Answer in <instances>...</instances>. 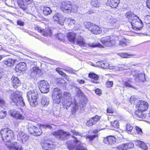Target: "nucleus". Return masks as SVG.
<instances>
[{
    "label": "nucleus",
    "mask_w": 150,
    "mask_h": 150,
    "mask_svg": "<svg viewBox=\"0 0 150 150\" xmlns=\"http://www.w3.org/2000/svg\"><path fill=\"white\" fill-rule=\"evenodd\" d=\"M96 120H93L92 117L89 119L86 122V125L88 126H91L96 124Z\"/></svg>",
    "instance_id": "35"
},
{
    "label": "nucleus",
    "mask_w": 150,
    "mask_h": 150,
    "mask_svg": "<svg viewBox=\"0 0 150 150\" xmlns=\"http://www.w3.org/2000/svg\"><path fill=\"white\" fill-rule=\"evenodd\" d=\"M96 93L99 96H100L101 94V91L99 88H97L95 90Z\"/></svg>",
    "instance_id": "57"
},
{
    "label": "nucleus",
    "mask_w": 150,
    "mask_h": 150,
    "mask_svg": "<svg viewBox=\"0 0 150 150\" xmlns=\"http://www.w3.org/2000/svg\"><path fill=\"white\" fill-rule=\"evenodd\" d=\"M61 18V16L59 13L55 14L53 16V18L55 21H59Z\"/></svg>",
    "instance_id": "38"
},
{
    "label": "nucleus",
    "mask_w": 150,
    "mask_h": 150,
    "mask_svg": "<svg viewBox=\"0 0 150 150\" xmlns=\"http://www.w3.org/2000/svg\"><path fill=\"white\" fill-rule=\"evenodd\" d=\"M125 16L129 19L134 30H139L142 29L141 27H143V23L137 16H135L133 13L130 11L127 12Z\"/></svg>",
    "instance_id": "1"
},
{
    "label": "nucleus",
    "mask_w": 150,
    "mask_h": 150,
    "mask_svg": "<svg viewBox=\"0 0 150 150\" xmlns=\"http://www.w3.org/2000/svg\"><path fill=\"white\" fill-rule=\"evenodd\" d=\"M15 69L17 71H25L27 69L26 64L24 62H20L16 65Z\"/></svg>",
    "instance_id": "17"
},
{
    "label": "nucleus",
    "mask_w": 150,
    "mask_h": 150,
    "mask_svg": "<svg viewBox=\"0 0 150 150\" xmlns=\"http://www.w3.org/2000/svg\"><path fill=\"white\" fill-rule=\"evenodd\" d=\"M76 149L77 150H87L85 146L82 144L77 146Z\"/></svg>",
    "instance_id": "45"
},
{
    "label": "nucleus",
    "mask_w": 150,
    "mask_h": 150,
    "mask_svg": "<svg viewBox=\"0 0 150 150\" xmlns=\"http://www.w3.org/2000/svg\"><path fill=\"white\" fill-rule=\"evenodd\" d=\"M35 30H37L38 32H40L41 33V32H42L43 29L39 26H37L35 28Z\"/></svg>",
    "instance_id": "58"
},
{
    "label": "nucleus",
    "mask_w": 150,
    "mask_h": 150,
    "mask_svg": "<svg viewBox=\"0 0 150 150\" xmlns=\"http://www.w3.org/2000/svg\"><path fill=\"white\" fill-rule=\"evenodd\" d=\"M71 137L75 139L74 140V143H80V141L78 140L77 138L76 137L73 136H71Z\"/></svg>",
    "instance_id": "61"
},
{
    "label": "nucleus",
    "mask_w": 150,
    "mask_h": 150,
    "mask_svg": "<svg viewBox=\"0 0 150 150\" xmlns=\"http://www.w3.org/2000/svg\"><path fill=\"white\" fill-rule=\"evenodd\" d=\"M148 104L146 102L141 100L138 103L137 107H138V110L141 112L147 110L148 107Z\"/></svg>",
    "instance_id": "13"
},
{
    "label": "nucleus",
    "mask_w": 150,
    "mask_h": 150,
    "mask_svg": "<svg viewBox=\"0 0 150 150\" xmlns=\"http://www.w3.org/2000/svg\"><path fill=\"white\" fill-rule=\"evenodd\" d=\"M18 136H19L22 140L25 141L28 140L29 138V136L28 135H27L24 132H18Z\"/></svg>",
    "instance_id": "26"
},
{
    "label": "nucleus",
    "mask_w": 150,
    "mask_h": 150,
    "mask_svg": "<svg viewBox=\"0 0 150 150\" xmlns=\"http://www.w3.org/2000/svg\"><path fill=\"white\" fill-rule=\"evenodd\" d=\"M38 95V93L34 90H29L27 93V97L30 105L35 106L37 105L36 100Z\"/></svg>",
    "instance_id": "4"
},
{
    "label": "nucleus",
    "mask_w": 150,
    "mask_h": 150,
    "mask_svg": "<svg viewBox=\"0 0 150 150\" xmlns=\"http://www.w3.org/2000/svg\"><path fill=\"white\" fill-rule=\"evenodd\" d=\"M31 71L36 73L37 74L41 71V70L39 69L38 67H33L31 70Z\"/></svg>",
    "instance_id": "48"
},
{
    "label": "nucleus",
    "mask_w": 150,
    "mask_h": 150,
    "mask_svg": "<svg viewBox=\"0 0 150 150\" xmlns=\"http://www.w3.org/2000/svg\"><path fill=\"white\" fill-rule=\"evenodd\" d=\"M39 88L42 93H47L49 91L50 84L47 81L42 80L39 82Z\"/></svg>",
    "instance_id": "11"
},
{
    "label": "nucleus",
    "mask_w": 150,
    "mask_h": 150,
    "mask_svg": "<svg viewBox=\"0 0 150 150\" xmlns=\"http://www.w3.org/2000/svg\"><path fill=\"white\" fill-rule=\"evenodd\" d=\"M0 133L2 139L5 142L10 143L13 137V132L8 128H3L1 130Z\"/></svg>",
    "instance_id": "3"
},
{
    "label": "nucleus",
    "mask_w": 150,
    "mask_h": 150,
    "mask_svg": "<svg viewBox=\"0 0 150 150\" xmlns=\"http://www.w3.org/2000/svg\"><path fill=\"white\" fill-rule=\"evenodd\" d=\"M42 10L44 15L45 16L50 15L52 12V10L49 7H44Z\"/></svg>",
    "instance_id": "27"
},
{
    "label": "nucleus",
    "mask_w": 150,
    "mask_h": 150,
    "mask_svg": "<svg viewBox=\"0 0 150 150\" xmlns=\"http://www.w3.org/2000/svg\"><path fill=\"white\" fill-rule=\"evenodd\" d=\"M129 44V42L128 40H126L124 38H123L121 39L119 42L120 46L122 47H126Z\"/></svg>",
    "instance_id": "29"
},
{
    "label": "nucleus",
    "mask_w": 150,
    "mask_h": 150,
    "mask_svg": "<svg viewBox=\"0 0 150 150\" xmlns=\"http://www.w3.org/2000/svg\"><path fill=\"white\" fill-rule=\"evenodd\" d=\"M71 132L74 135H77V136H81V134L79 132H77V131L74 130L72 129L71 131Z\"/></svg>",
    "instance_id": "54"
},
{
    "label": "nucleus",
    "mask_w": 150,
    "mask_h": 150,
    "mask_svg": "<svg viewBox=\"0 0 150 150\" xmlns=\"http://www.w3.org/2000/svg\"><path fill=\"white\" fill-rule=\"evenodd\" d=\"M41 146L44 150H53L54 149V145L52 144V142L47 141L41 144Z\"/></svg>",
    "instance_id": "15"
},
{
    "label": "nucleus",
    "mask_w": 150,
    "mask_h": 150,
    "mask_svg": "<svg viewBox=\"0 0 150 150\" xmlns=\"http://www.w3.org/2000/svg\"><path fill=\"white\" fill-rule=\"evenodd\" d=\"M76 36V34L74 32L69 33L67 35L69 40L71 42H74L75 37Z\"/></svg>",
    "instance_id": "25"
},
{
    "label": "nucleus",
    "mask_w": 150,
    "mask_h": 150,
    "mask_svg": "<svg viewBox=\"0 0 150 150\" xmlns=\"http://www.w3.org/2000/svg\"><path fill=\"white\" fill-rule=\"evenodd\" d=\"M98 137V135L97 134L94 135H88L86 136V138L87 139L90 141H93L96 138Z\"/></svg>",
    "instance_id": "42"
},
{
    "label": "nucleus",
    "mask_w": 150,
    "mask_h": 150,
    "mask_svg": "<svg viewBox=\"0 0 150 150\" xmlns=\"http://www.w3.org/2000/svg\"><path fill=\"white\" fill-rule=\"evenodd\" d=\"M60 8L64 13H69L71 12V3L67 1H62L59 4Z\"/></svg>",
    "instance_id": "9"
},
{
    "label": "nucleus",
    "mask_w": 150,
    "mask_h": 150,
    "mask_svg": "<svg viewBox=\"0 0 150 150\" xmlns=\"http://www.w3.org/2000/svg\"><path fill=\"white\" fill-rule=\"evenodd\" d=\"M84 24L86 28L93 34H99L101 33V30L99 26L90 22H85Z\"/></svg>",
    "instance_id": "6"
},
{
    "label": "nucleus",
    "mask_w": 150,
    "mask_h": 150,
    "mask_svg": "<svg viewBox=\"0 0 150 150\" xmlns=\"http://www.w3.org/2000/svg\"><path fill=\"white\" fill-rule=\"evenodd\" d=\"M3 108L0 107V119L4 118L6 115V112L5 111H3Z\"/></svg>",
    "instance_id": "37"
},
{
    "label": "nucleus",
    "mask_w": 150,
    "mask_h": 150,
    "mask_svg": "<svg viewBox=\"0 0 150 150\" xmlns=\"http://www.w3.org/2000/svg\"><path fill=\"white\" fill-rule=\"evenodd\" d=\"M120 68L123 70H127L129 68L127 66H125V65H122Z\"/></svg>",
    "instance_id": "63"
},
{
    "label": "nucleus",
    "mask_w": 150,
    "mask_h": 150,
    "mask_svg": "<svg viewBox=\"0 0 150 150\" xmlns=\"http://www.w3.org/2000/svg\"><path fill=\"white\" fill-rule=\"evenodd\" d=\"M35 128V126L33 125H30L28 126V132L31 134H32L33 132V131Z\"/></svg>",
    "instance_id": "47"
},
{
    "label": "nucleus",
    "mask_w": 150,
    "mask_h": 150,
    "mask_svg": "<svg viewBox=\"0 0 150 150\" xmlns=\"http://www.w3.org/2000/svg\"><path fill=\"white\" fill-rule=\"evenodd\" d=\"M53 135L58 139L64 140L68 137L71 136V134L68 132H64L62 130H58L54 132Z\"/></svg>",
    "instance_id": "10"
},
{
    "label": "nucleus",
    "mask_w": 150,
    "mask_h": 150,
    "mask_svg": "<svg viewBox=\"0 0 150 150\" xmlns=\"http://www.w3.org/2000/svg\"><path fill=\"white\" fill-rule=\"evenodd\" d=\"M76 96L78 97H81L83 96L84 93L79 88H76Z\"/></svg>",
    "instance_id": "41"
},
{
    "label": "nucleus",
    "mask_w": 150,
    "mask_h": 150,
    "mask_svg": "<svg viewBox=\"0 0 150 150\" xmlns=\"http://www.w3.org/2000/svg\"><path fill=\"white\" fill-rule=\"evenodd\" d=\"M107 87L110 88L112 87L113 85V82L112 81H108L106 83Z\"/></svg>",
    "instance_id": "53"
},
{
    "label": "nucleus",
    "mask_w": 150,
    "mask_h": 150,
    "mask_svg": "<svg viewBox=\"0 0 150 150\" xmlns=\"http://www.w3.org/2000/svg\"><path fill=\"white\" fill-rule=\"evenodd\" d=\"M100 42L104 45L110 46L115 43V41L111 38L110 36H108L103 38Z\"/></svg>",
    "instance_id": "12"
},
{
    "label": "nucleus",
    "mask_w": 150,
    "mask_h": 150,
    "mask_svg": "<svg viewBox=\"0 0 150 150\" xmlns=\"http://www.w3.org/2000/svg\"><path fill=\"white\" fill-rule=\"evenodd\" d=\"M17 61V60L8 58L3 61V63L8 67L13 66Z\"/></svg>",
    "instance_id": "23"
},
{
    "label": "nucleus",
    "mask_w": 150,
    "mask_h": 150,
    "mask_svg": "<svg viewBox=\"0 0 150 150\" xmlns=\"http://www.w3.org/2000/svg\"><path fill=\"white\" fill-rule=\"evenodd\" d=\"M34 130V132H33L32 134L35 136L40 135L42 133L40 131V128H39L37 127H35V128Z\"/></svg>",
    "instance_id": "34"
},
{
    "label": "nucleus",
    "mask_w": 150,
    "mask_h": 150,
    "mask_svg": "<svg viewBox=\"0 0 150 150\" xmlns=\"http://www.w3.org/2000/svg\"><path fill=\"white\" fill-rule=\"evenodd\" d=\"M61 91L58 88H55L52 92L53 102L54 103L59 104L62 98Z\"/></svg>",
    "instance_id": "7"
},
{
    "label": "nucleus",
    "mask_w": 150,
    "mask_h": 150,
    "mask_svg": "<svg viewBox=\"0 0 150 150\" xmlns=\"http://www.w3.org/2000/svg\"><path fill=\"white\" fill-rule=\"evenodd\" d=\"M146 5L150 9V0H147L146 2Z\"/></svg>",
    "instance_id": "64"
},
{
    "label": "nucleus",
    "mask_w": 150,
    "mask_h": 150,
    "mask_svg": "<svg viewBox=\"0 0 150 150\" xmlns=\"http://www.w3.org/2000/svg\"><path fill=\"white\" fill-rule=\"evenodd\" d=\"M75 41L77 45L80 46L85 47L86 45L85 40L81 36H76Z\"/></svg>",
    "instance_id": "18"
},
{
    "label": "nucleus",
    "mask_w": 150,
    "mask_h": 150,
    "mask_svg": "<svg viewBox=\"0 0 150 150\" xmlns=\"http://www.w3.org/2000/svg\"><path fill=\"white\" fill-rule=\"evenodd\" d=\"M76 145V144H69L68 145V148L69 150H77V146Z\"/></svg>",
    "instance_id": "40"
},
{
    "label": "nucleus",
    "mask_w": 150,
    "mask_h": 150,
    "mask_svg": "<svg viewBox=\"0 0 150 150\" xmlns=\"http://www.w3.org/2000/svg\"><path fill=\"white\" fill-rule=\"evenodd\" d=\"M57 38L59 40L64 41V40L65 36L62 33H59L58 34Z\"/></svg>",
    "instance_id": "43"
},
{
    "label": "nucleus",
    "mask_w": 150,
    "mask_h": 150,
    "mask_svg": "<svg viewBox=\"0 0 150 150\" xmlns=\"http://www.w3.org/2000/svg\"><path fill=\"white\" fill-rule=\"evenodd\" d=\"M41 33L45 36H50L52 34L51 30L48 28L43 29Z\"/></svg>",
    "instance_id": "28"
},
{
    "label": "nucleus",
    "mask_w": 150,
    "mask_h": 150,
    "mask_svg": "<svg viewBox=\"0 0 150 150\" xmlns=\"http://www.w3.org/2000/svg\"><path fill=\"white\" fill-rule=\"evenodd\" d=\"M37 74L36 73L31 71L30 74L31 77L33 78L35 77L36 75Z\"/></svg>",
    "instance_id": "60"
},
{
    "label": "nucleus",
    "mask_w": 150,
    "mask_h": 150,
    "mask_svg": "<svg viewBox=\"0 0 150 150\" xmlns=\"http://www.w3.org/2000/svg\"><path fill=\"white\" fill-rule=\"evenodd\" d=\"M100 117H101L100 116H99L98 115H96L94 117H92V118L93 119V120H96V123L100 120Z\"/></svg>",
    "instance_id": "55"
},
{
    "label": "nucleus",
    "mask_w": 150,
    "mask_h": 150,
    "mask_svg": "<svg viewBox=\"0 0 150 150\" xmlns=\"http://www.w3.org/2000/svg\"><path fill=\"white\" fill-rule=\"evenodd\" d=\"M67 21L69 22V24L70 25L74 24L76 23V21L74 20L71 18H69L67 19Z\"/></svg>",
    "instance_id": "51"
},
{
    "label": "nucleus",
    "mask_w": 150,
    "mask_h": 150,
    "mask_svg": "<svg viewBox=\"0 0 150 150\" xmlns=\"http://www.w3.org/2000/svg\"><path fill=\"white\" fill-rule=\"evenodd\" d=\"M58 69H56V70L58 71V73L60 75H61L62 76H67L66 74L63 72L61 71H58Z\"/></svg>",
    "instance_id": "62"
},
{
    "label": "nucleus",
    "mask_w": 150,
    "mask_h": 150,
    "mask_svg": "<svg viewBox=\"0 0 150 150\" xmlns=\"http://www.w3.org/2000/svg\"><path fill=\"white\" fill-rule=\"evenodd\" d=\"M12 99L17 106L23 107L25 105L21 95L19 92L17 91L14 93L12 97Z\"/></svg>",
    "instance_id": "5"
},
{
    "label": "nucleus",
    "mask_w": 150,
    "mask_h": 150,
    "mask_svg": "<svg viewBox=\"0 0 150 150\" xmlns=\"http://www.w3.org/2000/svg\"><path fill=\"white\" fill-rule=\"evenodd\" d=\"M120 0H108L106 4L112 8H116Z\"/></svg>",
    "instance_id": "19"
},
{
    "label": "nucleus",
    "mask_w": 150,
    "mask_h": 150,
    "mask_svg": "<svg viewBox=\"0 0 150 150\" xmlns=\"http://www.w3.org/2000/svg\"><path fill=\"white\" fill-rule=\"evenodd\" d=\"M131 75L134 77L135 80L137 82H144L145 80L144 74L139 70L132 71L131 72Z\"/></svg>",
    "instance_id": "8"
},
{
    "label": "nucleus",
    "mask_w": 150,
    "mask_h": 150,
    "mask_svg": "<svg viewBox=\"0 0 150 150\" xmlns=\"http://www.w3.org/2000/svg\"><path fill=\"white\" fill-rule=\"evenodd\" d=\"M40 126L41 127L44 129L48 128L51 129L52 128V126L48 124H41L40 125Z\"/></svg>",
    "instance_id": "46"
},
{
    "label": "nucleus",
    "mask_w": 150,
    "mask_h": 150,
    "mask_svg": "<svg viewBox=\"0 0 150 150\" xmlns=\"http://www.w3.org/2000/svg\"><path fill=\"white\" fill-rule=\"evenodd\" d=\"M107 18V23L110 24L111 25H113L114 24L116 23L119 20L117 17L110 16H108Z\"/></svg>",
    "instance_id": "20"
},
{
    "label": "nucleus",
    "mask_w": 150,
    "mask_h": 150,
    "mask_svg": "<svg viewBox=\"0 0 150 150\" xmlns=\"http://www.w3.org/2000/svg\"><path fill=\"white\" fill-rule=\"evenodd\" d=\"M71 13H76L77 12V11L78 9L77 7L76 6H71Z\"/></svg>",
    "instance_id": "50"
},
{
    "label": "nucleus",
    "mask_w": 150,
    "mask_h": 150,
    "mask_svg": "<svg viewBox=\"0 0 150 150\" xmlns=\"http://www.w3.org/2000/svg\"><path fill=\"white\" fill-rule=\"evenodd\" d=\"M135 129H136V130L137 132V133L140 135H142V129L139 127H138L136 126L135 127Z\"/></svg>",
    "instance_id": "49"
},
{
    "label": "nucleus",
    "mask_w": 150,
    "mask_h": 150,
    "mask_svg": "<svg viewBox=\"0 0 150 150\" xmlns=\"http://www.w3.org/2000/svg\"><path fill=\"white\" fill-rule=\"evenodd\" d=\"M10 113L11 115L15 118L22 120L25 119V117L24 116L17 110L13 109L11 110L10 111Z\"/></svg>",
    "instance_id": "14"
},
{
    "label": "nucleus",
    "mask_w": 150,
    "mask_h": 150,
    "mask_svg": "<svg viewBox=\"0 0 150 150\" xmlns=\"http://www.w3.org/2000/svg\"><path fill=\"white\" fill-rule=\"evenodd\" d=\"M11 80L12 82V85L13 87L16 88L21 85L20 81L18 77L13 76L11 79Z\"/></svg>",
    "instance_id": "21"
},
{
    "label": "nucleus",
    "mask_w": 150,
    "mask_h": 150,
    "mask_svg": "<svg viewBox=\"0 0 150 150\" xmlns=\"http://www.w3.org/2000/svg\"><path fill=\"white\" fill-rule=\"evenodd\" d=\"M111 126L115 128H118L119 127V125L118 124V122L117 120H114L111 122Z\"/></svg>",
    "instance_id": "39"
},
{
    "label": "nucleus",
    "mask_w": 150,
    "mask_h": 150,
    "mask_svg": "<svg viewBox=\"0 0 150 150\" xmlns=\"http://www.w3.org/2000/svg\"><path fill=\"white\" fill-rule=\"evenodd\" d=\"M32 1V0H18V3L19 7L23 9H25V5L29 4Z\"/></svg>",
    "instance_id": "22"
},
{
    "label": "nucleus",
    "mask_w": 150,
    "mask_h": 150,
    "mask_svg": "<svg viewBox=\"0 0 150 150\" xmlns=\"http://www.w3.org/2000/svg\"><path fill=\"white\" fill-rule=\"evenodd\" d=\"M133 82L132 81V79H129L127 81H125L123 83V85L125 87H133L132 84Z\"/></svg>",
    "instance_id": "32"
},
{
    "label": "nucleus",
    "mask_w": 150,
    "mask_h": 150,
    "mask_svg": "<svg viewBox=\"0 0 150 150\" xmlns=\"http://www.w3.org/2000/svg\"><path fill=\"white\" fill-rule=\"evenodd\" d=\"M101 67L104 69H108L109 67V63L105 61L99 62Z\"/></svg>",
    "instance_id": "36"
},
{
    "label": "nucleus",
    "mask_w": 150,
    "mask_h": 150,
    "mask_svg": "<svg viewBox=\"0 0 150 150\" xmlns=\"http://www.w3.org/2000/svg\"><path fill=\"white\" fill-rule=\"evenodd\" d=\"M135 144L144 150H147V146L146 144L142 141L137 140L135 141Z\"/></svg>",
    "instance_id": "24"
},
{
    "label": "nucleus",
    "mask_w": 150,
    "mask_h": 150,
    "mask_svg": "<svg viewBox=\"0 0 150 150\" xmlns=\"http://www.w3.org/2000/svg\"><path fill=\"white\" fill-rule=\"evenodd\" d=\"M119 55L121 57L124 58H130L135 55L134 54H129L127 52L120 53L119 54Z\"/></svg>",
    "instance_id": "30"
},
{
    "label": "nucleus",
    "mask_w": 150,
    "mask_h": 150,
    "mask_svg": "<svg viewBox=\"0 0 150 150\" xmlns=\"http://www.w3.org/2000/svg\"><path fill=\"white\" fill-rule=\"evenodd\" d=\"M64 99L62 101V103L64 108L68 110L70 108L71 113H75L78 109L77 104L72 103V98L70 93L64 92Z\"/></svg>",
    "instance_id": "2"
},
{
    "label": "nucleus",
    "mask_w": 150,
    "mask_h": 150,
    "mask_svg": "<svg viewBox=\"0 0 150 150\" xmlns=\"http://www.w3.org/2000/svg\"><path fill=\"white\" fill-rule=\"evenodd\" d=\"M88 76L90 78L96 80H98L99 78V77L97 75L94 73H89Z\"/></svg>",
    "instance_id": "44"
},
{
    "label": "nucleus",
    "mask_w": 150,
    "mask_h": 150,
    "mask_svg": "<svg viewBox=\"0 0 150 150\" xmlns=\"http://www.w3.org/2000/svg\"><path fill=\"white\" fill-rule=\"evenodd\" d=\"M41 103L43 106L47 105L49 103L48 99L45 96L42 97L41 100Z\"/></svg>",
    "instance_id": "31"
},
{
    "label": "nucleus",
    "mask_w": 150,
    "mask_h": 150,
    "mask_svg": "<svg viewBox=\"0 0 150 150\" xmlns=\"http://www.w3.org/2000/svg\"><path fill=\"white\" fill-rule=\"evenodd\" d=\"M133 129V127L129 124L127 125L126 129L129 132L131 131Z\"/></svg>",
    "instance_id": "56"
},
{
    "label": "nucleus",
    "mask_w": 150,
    "mask_h": 150,
    "mask_svg": "<svg viewBox=\"0 0 150 150\" xmlns=\"http://www.w3.org/2000/svg\"><path fill=\"white\" fill-rule=\"evenodd\" d=\"M125 144L126 145V148H127V149H128L132 148L134 147V144L132 143H128Z\"/></svg>",
    "instance_id": "52"
},
{
    "label": "nucleus",
    "mask_w": 150,
    "mask_h": 150,
    "mask_svg": "<svg viewBox=\"0 0 150 150\" xmlns=\"http://www.w3.org/2000/svg\"><path fill=\"white\" fill-rule=\"evenodd\" d=\"M104 142L107 144H113L116 142V138L113 136H110L104 138Z\"/></svg>",
    "instance_id": "16"
},
{
    "label": "nucleus",
    "mask_w": 150,
    "mask_h": 150,
    "mask_svg": "<svg viewBox=\"0 0 150 150\" xmlns=\"http://www.w3.org/2000/svg\"><path fill=\"white\" fill-rule=\"evenodd\" d=\"M91 4L93 7L98 8L99 6V3L98 0H92L91 2Z\"/></svg>",
    "instance_id": "33"
},
{
    "label": "nucleus",
    "mask_w": 150,
    "mask_h": 150,
    "mask_svg": "<svg viewBox=\"0 0 150 150\" xmlns=\"http://www.w3.org/2000/svg\"><path fill=\"white\" fill-rule=\"evenodd\" d=\"M89 46L90 47H100L101 46V45L100 43H99L96 45L91 44Z\"/></svg>",
    "instance_id": "59"
}]
</instances>
